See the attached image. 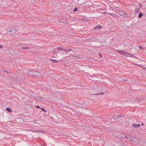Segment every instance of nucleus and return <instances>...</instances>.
I'll list each match as a JSON object with an SVG mask.
<instances>
[{"label":"nucleus","instance_id":"obj_32","mask_svg":"<svg viewBox=\"0 0 146 146\" xmlns=\"http://www.w3.org/2000/svg\"><path fill=\"white\" fill-rule=\"evenodd\" d=\"M36 108H40V107L39 106H36Z\"/></svg>","mask_w":146,"mask_h":146},{"label":"nucleus","instance_id":"obj_33","mask_svg":"<svg viewBox=\"0 0 146 146\" xmlns=\"http://www.w3.org/2000/svg\"><path fill=\"white\" fill-rule=\"evenodd\" d=\"M99 55H100V58H102V54H99Z\"/></svg>","mask_w":146,"mask_h":146},{"label":"nucleus","instance_id":"obj_7","mask_svg":"<svg viewBox=\"0 0 146 146\" xmlns=\"http://www.w3.org/2000/svg\"><path fill=\"white\" fill-rule=\"evenodd\" d=\"M102 28V26L101 25H98L96 26V27H94V29L96 30L97 29H99L101 28Z\"/></svg>","mask_w":146,"mask_h":146},{"label":"nucleus","instance_id":"obj_10","mask_svg":"<svg viewBox=\"0 0 146 146\" xmlns=\"http://www.w3.org/2000/svg\"><path fill=\"white\" fill-rule=\"evenodd\" d=\"M11 31H12L13 33L14 34V33H15L17 32V31L16 30H10L9 31H8L7 32L8 33H9V32H11Z\"/></svg>","mask_w":146,"mask_h":146},{"label":"nucleus","instance_id":"obj_4","mask_svg":"<svg viewBox=\"0 0 146 146\" xmlns=\"http://www.w3.org/2000/svg\"><path fill=\"white\" fill-rule=\"evenodd\" d=\"M132 142L135 144H137L139 143V141L136 138H133V139H131Z\"/></svg>","mask_w":146,"mask_h":146},{"label":"nucleus","instance_id":"obj_1","mask_svg":"<svg viewBox=\"0 0 146 146\" xmlns=\"http://www.w3.org/2000/svg\"><path fill=\"white\" fill-rule=\"evenodd\" d=\"M31 95L33 98L35 99L39 100H38L41 101L42 100V97L39 96H37L36 94H35L34 93H32Z\"/></svg>","mask_w":146,"mask_h":146},{"label":"nucleus","instance_id":"obj_14","mask_svg":"<svg viewBox=\"0 0 146 146\" xmlns=\"http://www.w3.org/2000/svg\"><path fill=\"white\" fill-rule=\"evenodd\" d=\"M143 15L142 13H139L138 16V17L139 18H141L143 16Z\"/></svg>","mask_w":146,"mask_h":146},{"label":"nucleus","instance_id":"obj_15","mask_svg":"<svg viewBox=\"0 0 146 146\" xmlns=\"http://www.w3.org/2000/svg\"><path fill=\"white\" fill-rule=\"evenodd\" d=\"M72 50L71 49H69L68 50H66V49L64 50V51L66 52H69L70 51H72Z\"/></svg>","mask_w":146,"mask_h":146},{"label":"nucleus","instance_id":"obj_6","mask_svg":"<svg viewBox=\"0 0 146 146\" xmlns=\"http://www.w3.org/2000/svg\"><path fill=\"white\" fill-rule=\"evenodd\" d=\"M116 51L118 53L121 54L123 55L124 54V53L125 52L124 51H123L122 50H116Z\"/></svg>","mask_w":146,"mask_h":146},{"label":"nucleus","instance_id":"obj_3","mask_svg":"<svg viewBox=\"0 0 146 146\" xmlns=\"http://www.w3.org/2000/svg\"><path fill=\"white\" fill-rule=\"evenodd\" d=\"M43 76V75L41 73H40L38 71L35 70L34 76L38 77H42Z\"/></svg>","mask_w":146,"mask_h":146},{"label":"nucleus","instance_id":"obj_18","mask_svg":"<svg viewBox=\"0 0 146 146\" xmlns=\"http://www.w3.org/2000/svg\"><path fill=\"white\" fill-rule=\"evenodd\" d=\"M135 12L138 13L139 12H140V9L139 8H138L137 9H135Z\"/></svg>","mask_w":146,"mask_h":146},{"label":"nucleus","instance_id":"obj_13","mask_svg":"<svg viewBox=\"0 0 146 146\" xmlns=\"http://www.w3.org/2000/svg\"><path fill=\"white\" fill-rule=\"evenodd\" d=\"M113 146H124L122 144H121V145H119L118 143H116V144H115Z\"/></svg>","mask_w":146,"mask_h":146},{"label":"nucleus","instance_id":"obj_29","mask_svg":"<svg viewBox=\"0 0 146 146\" xmlns=\"http://www.w3.org/2000/svg\"><path fill=\"white\" fill-rule=\"evenodd\" d=\"M133 55L131 54H130V55H129V57H132Z\"/></svg>","mask_w":146,"mask_h":146},{"label":"nucleus","instance_id":"obj_9","mask_svg":"<svg viewBox=\"0 0 146 146\" xmlns=\"http://www.w3.org/2000/svg\"><path fill=\"white\" fill-rule=\"evenodd\" d=\"M140 125L139 124H133V126L135 128H137L140 126Z\"/></svg>","mask_w":146,"mask_h":146},{"label":"nucleus","instance_id":"obj_16","mask_svg":"<svg viewBox=\"0 0 146 146\" xmlns=\"http://www.w3.org/2000/svg\"><path fill=\"white\" fill-rule=\"evenodd\" d=\"M50 60L52 61H53L55 63H58V60H56L53 59H50Z\"/></svg>","mask_w":146,"mask_h":146},{"label":"nucleus","instance_id":"obj_27","mask_svg":"<svg viewBox=\"0 0 146 146\" xmlns=\"http://www.w3.org/2000/svg\"><path fill=\"white\" fill-rule=\"evenodd\" d=\"M139 7H142V5L141 4H139Z\"/></svg>","mask_w":146,"mask_h":146},{"label":"nucleus","instance_id":"obj_35","mask_svg":"<svg viewBox=\"0 0 146 146\" xmlns=\"http://www.w3.org/2000/svg\"><path fill=\"white\" fill-rule=\"evenodd\" d=\"M74 56V57H77V56Z\"/></svg>","mask_w":146,"mask_h":146},{"label":"nucleus","instance_id":"obj_22","mask_svg":"<svg viewBox=\"0 0 146 146\" xmlns=\"http://www.w3.org/2000/svg\"><path fill=\"white\" fill-rule=\"evenodd\" d=\"M78 9L77 7H75L73 10L74 11L77 12L78 11Z\"/></svg>","mask_w":146,"mask_h":146},{"label":"nucleus","instance_id":"obj_24","mask_svg":"<svg viewBox=\"0 0 146 146\" xmlns=\"http://www.w3.org/2000/svg\"><path fill=\"white\" fill-rule=\"evenodd\" d=\"M22 49H28L29 48V47H22Z\"/></svg>","mask_w":146,"mask_h":146},{"label":"nucleus","instance_id":"obj_34","mask_svg":"<svg viewBox=\"0 0 146 146\" xmlns=\"http://www.w3.org/2000/svg\"><path fill=\"white\" fill-rule=\"evenodd\" d=\"M143 125H144V124H143V123H142L141 124V125L143 126Z\"/></svg>","mask_w":146,"mask_h":146},{"label":"nucleus","instance_id":"obj_28","mask_svg":"<svg viewBox=\"0 0 146 146\" xmlns=\"http://www.w3.org/2000/svg\"><path fill=\"white\" fill-rule=\"evenodd\" d=\"M121 118V117L120 115H118L117 117V119H119V118Z\"/></svg>","mask_w":146,"mask_h":146},{"label":"nucleus","instance_id":"obj_26","mask_svg":"<svg viewBox=\"0 0 146 146\" xmlns=\"http://www.w3.org/2000/svg\"><path fill=\"white\" fill-rule=\"evenodd\" d=\"M139 48L141 49H143V48L141 46H139Z\"/></svg>","mask_w":146,"mask_h":146},{"label":"nucleus","instance_id":"obj_20","mask_svg":"<svg viewBox=\"0 0 146 146\" xmlns=\"http://www.w3.org/2000/svg\"><path fill=\"white\" fill-rule=\"evenodd\" d=\"M41 109L42 111H44V112L46 113L47 112L46 111L45 109H44V108H41Z\"/></svg>","mask_w":146,"mask_h":146},{"label":"nucleus","instance_id":"obj_31","mask_svg":"<svg viewBox=\"0 0 146 146\" xmlns=\"http://www.w3.org/2000/svg\"><path fill=\"white\" fill-rule=\"evenodd\" d=\"M3 48V46L0 44V48Z\"/></svg>","mask_w":146,"mask_h":146},{"label":"nucleus","instance_id":"obj_25","mask_svg":"<svg viewBox=\"0 0 146 146\" xmlns=\"http://www.w3.org/2000/svg\"><path fill=\"white\" fill-rule=\"evenodd\" d=\"M38 132H40V133H45V131H38Z\"/></svg>","mask_w":146,"mask_h":146},{"label":"nucleus","instance_id":"obj_21","mask_svg":"<svg viewBox=\"0 0 146 146\" xmlns=\"http://www.w3.org/2000/svg\"><path fill=\"white\" fill-rule=\"evenodd\" d=\"M119 8L117 7H114V10L116 11H119Z\"/></svg>","mask_w":146,"mask_h":146},{"label":"nucleus","instance_id":"obj_11","mask_svg":"<svg viewBox=\"0 0 146 146\" xmlns=\"http://www.w3.org/2000/svg\"><path fill=\"white\" fill-rule=\"evenodd\" d=\"M6 110L7 111H8V112H10V113L11 112H12V110H11V109H10V108H6Z\"/></svg>","mask_w":146,"mask_h":146},{"label":"nucleus","instance_id":"obj_19","mask_svg":"<svg viewBox=\"0 0 146 146\" xmlns=\"http://www.w3.org/2000/svg\"><path fill=\"white\" fill-rule=\"evenodd\" d=\"M125 137L127 139H130L131 140V139L132 138L131 137H130V136H129V135L127 136H125Z\"/></svg>","mask_w":146,"mask_h":146},{"label":"nucleus","instance_id":"obj_5","mask_svg":"<svg viewBox=\"0 0 146 146\" xmlns=\"http://www.w3.org/2000/svg\"><path fill=\"white\" fill-rule=\"evenodd\" d=\"M35 70H32L29 71H28V74L29 75L31 76H34V73L35 72Z\"/></svg>","mask_w":146,"mask_h":146},{"label":"nucleus","instance_id":"obj_30","mask_svg":"<svg viewBox=\"0 0 146 146\" xmlns=\"http://www.w3.org/2000/svg\"><path fill=\"white\" fill-rule=\"evenodd\" d=\"M59 21L60 23H64V22H62L61 21V20H59Z\"/></svg>","mask_w":146,"mask_h":146},{"label":"nucleus","instance_id":"obj_2","mask_svg":"<svg viewBox=\"0 0 146 146\" xmlns=\"http://www.w3.org/2000/svg\"><path fill=\"white\" fill-rule=\"evenodd\" d=\"M116 13H117L119 14L120 15L124 16V17H127V14L125 13H124L123 11H116Z\"/></svg>","mask_w":146,"mask_h":146},{"label":"nucleus","instance_id":"obj_12","mask_svg":"<svg viewBox=\"0 0 146 146\" xmlns=\"http://www.w3.org/2000/svg\"><path fill=\"white\" fill-rule=\"evenodd\" d=\"M123 55H125V56H127L129 57V55H130V53H127V52H126L125 51V52H124V53Z\"/></svg>","mask_w":146,"mask_h":146},{"label":"nucleus","instance_id":"obj_23","mask_svg":"<svg viewBox=\"0 0 146 146\" xmlns=\"http://www.w3.org/2000/svg\"><path fill=\"white\" fill-rule=\"evenodd\" d=\"M104 92H103V93H100V94L97 93L95 94H94V95H102V94H104Z\"/></svg>","mask_w":146,"mask_h":146},{"label":"nucleus","instance_id":"obj_17","mask_svg":"<svg viewBox=\"0 0 146 146\" xmlns=\"http://www.w3.org/2000/svg\"><path fill=\"white\" fill-rule=\"evenodd\" d=\"M58 49L59 50H62L64 51V50H65V49H63L61 47L59 46L58 47Z\"/></svg>","mask_w":146,"mask_h":146},{"label":"nucleus","instance_id":"obj_8","mask_svg":"<svg viewBox=\"0 0 146 146\" xmlns=\"http://www.w3.org/2000/svg\"><path fill=\"white\" fill-rule=\"evenodd\" d=\"M108 14L109 15H110L113 16V17H118V16L117 15L113 13H108Z\"/></svg>","mask_w":146,"mask_h":146}]
</instances>
